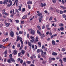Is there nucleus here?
Masks as SVG:
<instances>
[{
  "mask_svg": "<svg viewBox=\"0 0 66 66\" xmlns=\"http://www.w3.org/2000/svg\"><path fill=\"white\" fill-rule=\"evenodd\" d=\"M30 30V33L32 35H34V33H35V31H34V30H33L32 28H31Z\"/></svg>",
  "mask_w": 66,
  "mask_h": 66,
  "instance_id": "obj_1",
  "label": "nucleus"
},
{
  "mask_svg": "<svg viewBox=\"0 0 66 66\" xmlns=\"http://www.w3.org/2000/svg\"><path fill=\"white\" fill-rule=\"evenodd\" d=\"M30 38L31 39H32L31 40H30V41H31V42L32 43H33V41H34L35 38H34V37H32V36H31L30 37Z\"/></svg>",
  "mask_w": 66,
  "mask_h": 66,
  "instance_id": "obj_2",
  "label": "nucleus"
},
{
  "mask_svg": "<svg viewBox=\"0 0 66 66\" xmlns=\"http://www.w3.org/2000/svg\"><path fill=\"white\" fill-rule=\"evenodd\" d=\"M10 36L11 37H14V33L13 31H11L10 32Z\"/></svg>",
  "mask_w": 66,
  "mask_h": 66,
  "instance_id": "obj_3",
  "label": "nucleus"
},
{
  "mask_svg": "<svg viewBox=\"0 0 66 66\" xmlns=\"http://www.w3.org/2000/svg\"><path fill=\"white\" fill-rule=\"evenodd\" d=\"M37 15L38 16H39L40 18H43V15L42 13H40L39 14H37Z\"/></svg>",
  "mask_w": 66,
  "mask_h": 66,
  "instance_id": "obj_4",
  "label": "nucleus"
},
{
  "mask_svg": "<svg viewBox=\"0 0 66 66\" xmlns=\"http://www.w3.org/2000/svg\"><path fill=\"white\" fill-rule=\"evenodd\" d=\"M14 11H15V10H14V9L13 10V11L12 10L10 11V14H12V13H13V15H15V14H16V13H14Z\"/></svg>",
  "mask_w": 66,
  "mask_h": 66,
  "instance_id": "obj_5",
  "label": "nucleus"
},
{
  "mask_svg": "<svg viewBox=\"0 0 66 66\" xmlns=\"http://www.w3.org/2000/svg\"><path fill=\"white\" fill-rule=\"evenodd\" d=\"M46 4H43V3H41L40 4V6H41V7L45 6H46Z\"/></svg>",
  "mask_w": 66,
  "mask_h": 66,
  "instance_id": "obj_6",
  "label": "nucleus"
},
{
  "mask_svg": "<svg viewBox=\"0 0 66 66\" xmlns=\"http://www.w3.org/2000/svg\"><path fill=\"white\" fill-rule=\"evenodd\" d=\"M9 0H4V2L3 3V4H7V2H8Z\"/></svg>",
  "mask_w": 66,
  "mask_h": 66,
  "instance_id": "obj_7",
  "label": "nucleus"
},
{
  "mask_svg": "<svg viewBox=\"0 0 66 66\" xmlns=\"http://www.w3.org/2000/svg\"><path fill=\"white\" fill-rule=\"evenodd\" d=\"M37 44L38 45V46H39V47L40 48L41 47V43L39 42H38L37 43Z\"/></svg>",
  "mask_w": 66,
  "mask_h": 66,
  "instance_id": "obj_8",
  "label": "nucleus"
},
{
  "mask_svg": "<svg viewBox=\"0 0 66 66\" xmlns=\"http://www.w3.org/2000/svg\"><path fill=\"white\" fill-rule=\"evenodd\" d=\"M21 39L22 38H21V37H20L19 36H18L17 37V39L16 40V41H17V42H18L19 40Z\"/></svg>",
  "mask_w": 66,
  "mask_h": 66,
  "instance_id": "obj_9",
  "label": "nucleus"
},
{
  "mask_svg": "<svg viewBox=\"0 0 66 66\" xmlns=\"http://www.w3.org/2000/svg\"><path fill=\"white\" fill-rule=\"evenodd\" d=\"M18 2V0H17L16 1H15V2L14 3V4L12 5H15V3H16V6H18L17 5V2Z\"/></svg>",
  "mask_w": 66,
  "mask_h": 66,
  "instance_id": "obj_10",
  "label": "nucleus"
},
{
  "mask_svg": "<svg viewBox=\"0 0 66 66\" xmlns=\"http://www.w3.org/2000/svg\"><path fill=\"white\" fill-rule=\"evenodd\" d=\"M28 45L30 48L31 47V48L32 47V44L31 43H30V42H28Z\"/></svg>",
  "mask_w": 66,
  "mask_h": 66,
  "instance_id": "obj_11",
  "label": "nucleus"
},
{
  "mask_svg": "<svg viewBox=\"0 0 66 66\" xmlns=\"http://www.w3.org/2000/svg\"><path fill=\"white\" fill-rule=\"evenodd\" d=\"M13 53L14 54H16L17 53V51L16 50H14L13 52Z\"/></svg>",
  "mask_w": 66,
  "mask_h": 66,
  "instance_id": "obj_12",
  "label": "nucleus"
},
{
  "mask_svg": "<svg viewBox=\"0 0 66 66\" xmlns=\"http://www.w3.org/2000/svg\"><path fill=\"white\" fill-rule=\"evenodd\" d=\"M10 23H7L5 24V26L6 27H9V26H10Z\"/></svg>",
  "mask_w": 66,
  "mask_h": 66,
  "instance_id": "obj_13",
  "label": "nucleus"
},
{
  "mask_svg": "<svg viewBox=\"0 0 66 66\" xmlns=\"http://www.w3.org/2000/svg\"><path fill=\"white\" fill-rule=\"evenodd\" d=\"M52 43L53 45H54L55 44V42L54 40H52Z\"/></svg>",
  "mask_w": 66,
  "mask_h": 66,
  "instance_id": "obj_14",
  "label": "nucleus"
},
{
  "mask_svg": "<svg viewBox=\"0 0 66 66\" xmlns=\"http://www.w3.org/2000/svg\"><path fill=\"white\" fill-rule=\"evenodd\" d=\"M27 4H31L32 3V1H29L27 3Z\"/></svg>",
  "mask_w": 66,
  "mask_h": 66,
  "instance_id": "obj_15",
  "label": "nucleus"
},
{
  "mask_svg": "<svg viewBox=\"0 0 66 66\" xmlns=\"http://www.w3.org/2000/svg\"><path fill=\"white\" fill-rule=\"evenodd\" d=\"M11 61L12 62H13L14 63V62H15V60H14V59L13 58H11Z\"/></svg>",
  "mask_w": 66,
  "mask_h": 66,
  "instance_id": "obj_16",
  "label": "nucleus"
},
{
  "mask_svg": "<svg viewBox=\"0 0 66 66\" xmlns=\"http://www.w3.org/2000/svg\"><path fill=\"white\" fill-rule=\"evenodd\" d=\"M52 54L54 56H56L57 55V53L55 52H53V53H52Z\"/></svg>",
  "mask_w": 66,
  "mask_h": 66,
  "instance_id": "obj_17",
  "label": "nucleus"
},
{
  "mask_svg": "<svg viewBox=\"0 0 66 66\" xmlns=\"http://www.w3.org/2000/svg\"><path fill=\"white\" fill-rule=\"evenodd\" d=\"M27 15H25L23 16V17L22 18V19H25V18H27Z\"/></svg>",
  "mask_w": 66,
  "mask_h": 66,
  "instance_id": "obj_18",
  "label": "nucleus"
},
{
  "mask_svg": "<svg viewBox=\"0 0 66 66\" xmlns=\"http://www.w3.org/2000/svg\"><path fill=\"white\" fill-rule=\"evenodd\" d=\"M37 33L38 34H39L40 36H42V34L39 31H37Z\"/></svg>",
  "mask_w": 66,
  "mask_h": 66,
  "instance_id": "obj_19",
  "label": "nucleus"
},
{
  "mask_svg": "<svg viewBox=\"0 0 66 66\" xmlns=\"http://www.w3.org/2000/svg\"><path fill=\"white\" fill-rule=\"evenodd\" d=\"M21 53L22 54H24L25 53V51H24L22 50L21 51Z\"/></svg>",
  "mask_w": 66,
  "mask_h": 66,
  "instance_id": "obj_20",
  "label": "nucleus"
},
{
  "mask_svg": "<svg viewBox=\"0 0 66 66\" xmlns=\"http://www.w3.org/2000/svg\"><path fill=\"white\" fill-rule=\"evenodd\" d=\"M60 6V7L62 8V9H66V7L63 6Z\"/></svg>",
  "mask_w": 66,
  "mask_h": 66,
  "instance_id": "obj_21",
  "label": "nucleus"
},
{
  "mask_svg": "<svg viewBox=\"0 0 66 66\" xmlns=\"http://www.w3.org/2000/svg\"><path fill=\"white\" fill-rule=\"evenodd\" d=\"M7 62L9 63L10 64L11 63V59H8L7 60Z\"/></svg>",
  "mask_w": 66,
  "mask_h": 66,
  "instance_id": "obj_22",
  "label": "nucleus"
},
{
  "mask_svg": "<svg viewBox=\"0 0 66 66\" xmlns=\"http://www.w3.org/2000/svg\"><path fill=\"white\" fill-rule=\"evenodd\" d=\"M38 37H36V41L37 42H38Z\"/></svg>",
  "mask_w": 66,
  "mask_h": 66,
  "instance_id": "obj_23",
  "label": "nucleus"
},
{
  "mask_svg": "<svg viewBox=\"0 0 66 66\" xmlns=\"http://www.w3.org/2000/svg\"><path fill=\"white\" fill-rule=\"evenodd\" d=\"M22 47V45H21V46L20 47V48L19 49V50L20 51L21 50V49H22V47Z\"/></svg>",
  "mask_w": 66,
  "mask_h": 66,
  "instance_id": "obj_24",
  "label": "nucleus"
},
{
  "mask_svg": "<svg viewBox=\"0 0 66 66\" xmlns=\"http://www.w3.org/2000/svg\"><path fill=\"white\" fill-rule=\"evenodd\" d=\"M39 22H41L42 20V18H40L39 19Z\"/></svg>",
  "mask_w": 66,
  "mask_h": 66,
  "instance_id": "obj_25",
  "label": "nucleus"
},
{
  "mask_svg": "<svg viewBox=\"0 0 66 66\" xmlns=\"http://www.w3.org/2000/svg\"><path fill=\"white\" fill-rule=\"evenodd\" d=\"M64 26V24L63 23L60 24L59 25V26L60 27H62V26Z\"/></svg>",
  "mask_w": 66,
  "mask_h": 66,
  "instance_id": "obj_26",
  "label": "nucleus"
},
{
  "mask_svg": "<svg viewBox=\"0 0 66 66\" xmlns=\"http://www.w3.org/2000/svg\"><path fill=\"white\" fill-rule=\"evenodd\" d=\"M54 60V61L55 60V59L54 58H51V60H50V61L51 62V60Z\"/></svg>",
  "mask_w": 66,
  "mask_h": 66,
  "instance_id": "obj_27",
  "label": "nucleus"
},
{
  "mask_svg": "<svg viewBox=\"0 0 66 66\" xmlns=\"http://www.w3.org/2000/svg\"><path fill=\"white\" fill-rule=\"evenodd\" d=\"M60 29L61 31H63L64 30V28H63V27H61L60 28Z\"/></svg>",
  "mask_w": 66,
  "mask_h": 66,
  "instance_id": "obj_28",
  "label": "nucleus"
},
{
  "mask_svg": "<svg viewBox=\"0 0 66 66\" xmlns=\"http://www.w3.org/2000/svg\"><path fill=\"white\" fill-rule=\"evenodd\" d=\"M7 50H6L4 52V54L5 55H6L7 54Z\"/></svg>",
  "mask_w": 66,
  "mask_h": 66,
  "instance_id": "obj_29",
  "label": "nucleus"
},
{
  "mask_svg": "<svg viewBox=\"0 0 66 66\" xmlns=\"http://www.w3.org/2000/svg\"><path fill=\"white\" fill-rule=\"evenodd\" d=\"M63 60L64 62H66V58H63Z\"/></svg>",
  "mask_w": 66,
  "mask_h": 66,
  "instance_id": "obj_30",
  "label": "nucleus"
},
{
  "mask_svg": "<svg viewBox=\"0 0 66 66\" xmlns=\"http://www.w3.org/2000/svg\"><path fill=\"white\" fill-rule=\"evenodd\" d=\"M15 21L16 23H19V20H15Z\"/></svg>",
  "mask_w": 66,
  "mask_h": 66,
  "instance_id": "obj_31",
  "label": "nucleus"
},
{
  "mask_svg": "<svg viewBox=\"0 0 66 66\" xmlns=\"http://www.w3.org/2000/svg\"><path fill=\"white\" fill-rule=\"evenodd\" d=\"M19 33L20 34H22L23 33V31H19Z\"/></svg>",
  "mask_w": 66,
  "mask_h": 66,
  "instance_id": "obj_32",
  "label": "nucleus"
},
{
  "mask_svg": "<svg viewBox=\"0 0 66 66\" xmlns=\"http://www.w3.org/2000/svg\"><path fill=\"white\" fill-rule=\"evenodd\" d=\"M37 53H39L40 52V50L39 49H38L37 51Z\"/></svg>",
  "mask_w": 66,
  "mask_h": 66,
  "instance_id": "obj_33",
  "label": "nucleus"
},
{
  "mask_svg": "<svg viewBox=\"0 0 66 66\" xmlns=\"http://www.w3.org/2000/svg\"><path fill=\"white\" fill-rule=\"evenodd\" d=\"M19 9H18V10L19 11H20L21 10V7L20 6H19Z\"/></svg>",
  "mask_w": 66,
  "mask_h": 66,
  "instance_id": "obj_34",
  "label": "nucleus"
},
{
  "mask_svg": "<svg viewBox=\"0 0 66 66\" xmlns=\"http://www.w3.org/2000/svg\"><path fill=\"white\" fill-rule=\"evenodd\" d=\"M8 20L9 21H10V22H12V20L11 19H9Z\"/></svg>",
  "mask_w": 66,
  "mask_h": 66,
  "instance_id": "obj_35",
  "label": "nucleus"
},
{
  "mask_svg": "<svg viewBox=\"0 0 66 66\" xmlns=\"http://www.w3.org/2000/svg\"><path fill=\"white\" fill-rule=\"evenodd\" d=\"M38 28V29L39 30H41V29H40V26H37Z\"/></svg>",
  "mask_w": 66,
  "mask_h": 66,
  "instance_id": "obj_36",
  "label": "nucleus"
},
{
  "mask_svg": "<svg viewBox=\"0 0 66 66\" xmlns=\"http://www.w3.org/2000/svg\"><path fill=\"white\" fill-rule=\"evenodd\" d=\"M20 61V58H18L17 60V62H19Z\"/></svg>",
  "mask_w": 66,
  "mask_h": 66,
  "instance_id": "obj_37",
  "label": "nucleus"
},
{
  "mask_svg": "<svg viewBox=\"0 0 66 66\" xmlns=\"http://www.w3.org/2000/svg\"><path fill=\"white\" fill-rule=\"evenodd\" d=\"M62 51L64 52L65 51V49L64 48H62Z\"/></svg>",
  "mask_w": 66,
  "mask_h": 66,
  "instance_id": "obj_38",
  "label": "nucleus"
},
{
  "mask_svg": "<svg viewBox=\"0 0 66 66\" xmlns=\"http://www.w3.org/2000/svg\"><path fill=\"white\" fill-rule=\"evenodd\" d=\"M32 56L34 57V58H36V56H35V54H33L32 55Z\"/></svg>",
  "mask_w": 66,
  "mask_h": 66,
  "instance_id": "obj_39",
  "label": "nucleus"
},
{
  "mask_svg": "<svg viewBox=\"0 0 66 66\" xmlns=\"http://www.w3.org/2000/svg\"><path fill=\"white\" fill-rule=\"evenodd\" d=\"M59 61L61 63V64H63V61H62V60L60 59L59 60Z\"/></svg>",
  "mask_w": 66,
  "mask_h": 66,
  "instance_id": "obj_40",
  "label": "nucleus"
},
{
  "mask_svg": "<svg viewBox=\"0 0 66 66\" xmlns=\"http://www.w3.org/2000/svg\"><path fill=\"white\" fill-rule=\"evenodd\" d=\"M63 17L64 18H66V15L65 14H63L62 15Z\"/></svg>",
  "mask_w": 66,
  "mask_h": 66,
  "instance_id": "obj_41",
  "label": "nucleus"
},
{
  "mask_svg": "<svg viewBox=\"0 0 66 66\" xmlns=\"http://www.w3.org/2000/svg\"><path fill=\"white\" fill-rule=\"evenodd\" d=\"M28 7L29 9H31V6L29 5H28Z\"/></svg>",
  "mask_w": 66,
  "mask_h": 66,
  "instance_id": "obj_42",
  "label": "nucleus"
},
{
  "mask_svg": "<svg viewBox=\"0 0 66 66\" xmlns=\"http://www.w3.org/2000/svg\"><path fill=\"white\" fill-rule=\"evenodd\" d=\"M17 47L18 48H19L20 47V44H19L18 45H17Z\"/></svg>",
  "mask_w": 66,
  "mask_h": 66,
  "instance_id": "obj_43",
  "label": "nucleus"
},
{
  "mask_svg": "<svg viewBox=\"0 0 66 66\" xmlns=\"http://www.w3.org/2000/svg\"><path fill=\"white\" fill-rule=\"evenodd\" d=\"M23 66H24V65H25H25H26V62H24L23 63Z\"/></svg>",
  "mask_w": 66,
  "mask_h": 66,
  "instance_id": "obj_44",
  "label": "nucleus"
},
{
  "mask_svg": "<svg viewBox=\"0 0 66 66\" xmlns=\"http://www.w3.org/2000/svg\"><path fill=\"white\" fill-rule=\"evenodd\" d=\"M44 51H47V48H46V47L44 48Z\"/></svg>",
  "mask_w": 66,
  "mask_h": 66,
  "instance_id": "obj_45",
  "label": "nucleus"
},
{
  "mask_svg": "<svg viewBox=\"0 0 66 66\" xmlns=\"http://www.w3.org/2000/svg\"><path fill=\"white\" fill-rule=\"evenodd\" d=\"M11 5H12V1L11 0H10L9 1Z\"/></svg>",
  "mask_w": 66,
  "mask_h": 66,
  "instance_id": "obj_46",
  "label": "nucleus"
},
{
  "mask_svg": "<svg viewBox=\"0 0 66 66\" xmlns=\"http://www.w3.org/2000/svg\"><path fill=\"white\" fill-rule=\"evenodd\" d=\"M31 62V61H27L26 62L27 63V64H30Z\"/></svg>",
  "mask_w": 66,
  "mask_h": 66,
  "instance_id": "obj_47",
  "label": "nucleus"
},
{
  "mask_svg": "<svg viewBox=\"0 0 66 66\" xmlns=\"http://www.w3.org/2000/svg\"><path fill=\"white\" fill-rule=\"evenodd\" d=\"M22 12H24L25 11V9L23 8V9H22Z\"/></svg>",
  "mask_w": 66,
  "mask_h": 66,
  "instance_id": "obj_48",
  "label": "nucleus"
},
{
  "mask_svg": "<svg viewBox=\"0 0 66 66\" xmlns=\"http://www.w3.org/2000/svg\"><path fill=\"white\" fill-rule=\"evenodd\" d=\"M52 17L51 16L50 17V18L49 19V20L50 21L51 20H52Z\"/></svg>",
  "mask_w": 66,
  "mask_h": 66,
  "instance_id": "obj_49",
  "label": "nucleus"
},
{
  "mask_svg": "<svg viewBox=\"0 0 66 66\" xmlns=\"http://www.w3.org/2000/svg\"><path fill=\"white\" fill-rule=\"evenodd\" d=\"M22 62H23V60H20V63L21 64H22Z\"/></svg>",
  "mask_w": 66,
  "mask_h": 66,
  "instance_id": "obj_50",
  "label": "nucleus"
},
{
  "mask_svg": "<svg viewBox=\"0 0 66 66\" xmlns=\"http://www.w3.org/2000/svg\"><path fill=\"white\" fill-rule=\"evenodd\" d=\"M34 16H33L32 18H31L30 19V20H32L33 19H34Z\"/></svg>",
  "mask_w": 66,
  "mask_h": 66,
  "instance_id": "obj_51",
  "label": "nucleus"
},
{
  "mask_svg": "<svg viewBox=\"0 0 66 66\" xmlns=\"http://www.w3.org/2000/svg\"><path fill=\"white\" fill-rule=\"evenodd\" d=\"M49 34L50 35V36H52V33H51V32H50L49 33Z\"/></svg>",
  "mask_w": 66,
  "mask_h": 66,
  "instance_id": "obj_52",
  "label": "nucleus"
},
{
  "mask_svg": "<svg viewBox=\"0 0 66 66\" xmlns=\"http://www.w3.org/2000/svg\"><path fill=\"white\" fill-rule=\"evenodd\" d=\"M15 11L17 12V13H19V11L17 9H15Z\"/></svg>",
  "mask_w": 66,
  "mask_h": 66,
  "instance_id": "obj_53",
  "label": "nucleus"
},
{
  "mask_svg": "<svg viewBox=\"0 0 66 66\" xmlns=\"http://www.w3.org/2000/svg\"><path fill=\"white\" fill-rule=\"evenodd\" d=\"M45 47V46L44 45H42V49H44Z\"/></svg>",
  "mask_w": 66,
  "mask_h": 66,
  "instance_id": "obj_54",
  "label": "nucleus"
},
{
  "mask_svg": "<svg viewBox=\"0 0 66 66\" xmlns=\"http://www.w3.org/2000/svg\"><path fill=\"white\" fill-rule=\"evenodd\" d=\"M45 26L43 25L42 27V29H45Z\"/></svg>",
  "mask_w": 66,
  "mask_h": 66,
  "instance_id": "obj_55",
  "label": "nucleus"
},
{
  "mask_svg": "<svg viewBox=\"0 0 66 66\" xmlns=\"http://www.w3.org/2000/svg\"><path fill=\"white\" fill-rule=\"evenodd\" d=\"M52 1L53 3H55L56 2V1L55 0H52Z\"/></svg>",
  "mask_w": 66,
  "mask_h": 66,
  "instance_id": "obj_56",
  "label": "nucleus"
},
{
  "mask_svg": "<svg viewBox=\"0 0 66 66\" xmlns=\"http://www.w3.org/2000/svg\"><path fill=\"white\" fill-rule=\"evenodd\" d=\"M21 54V53H18V56H20V55Z\"/></svg>",
  "mask_w": 66,
  "mask_h": 66,
  "instance_id": "obj_57",
  "label": "nucleus"
},
{
  "mask_svg": "<svg viewBox=\"0 0 66 66\" xmlns=\"http://www.w3.org/2000/svg\"><path fill=\"white\" fill-rule=\"evenodd\" d=\"M38 58H40V57H41V56H40V54L38 55Z\"/></svg>",
  "mask_w": 66,
  "mask_h": 66,
  "instance_id": "obj_58",
  "label": "nucleus"
},
{
  "mask_svg": "<svg viewBox=\"0 0 66 66\" xmlns=\"http://www.w3.org/2000/svg\"><path fill=\"white\" fill-rule=\"evenodd\" d=\"M15 45L12 46V48L13 49H15Z\"/></svg>",
  "mask_w": 66,
  "mask_h": 66,
  "instance_id": "obj_59",
  "label": "nucleus"
},
{
  "mask_svg": "<svg viewBox=\"0 0 66 66\" xmlns=\"http://www.w3.org/2000/svg\"><path fill=\"white\" fill-rule=\"evenodd\" d=\"M56 12H57V13H59L60 12V11H59V10H56Z\"/></svg>",
  "mask_w": 66,
  "mask_h": 66,
  "instance_id": "obj_60",
  "label": "nucleus"
},
{
  "mask_svg": "<svg viewBox=\"0 0 66 66\" xmlns=\"http://www.w3.org/2000/svg\"><path fill=\"white\" fill-rule=\"evenodd\" d=\"M16 35H19V33H18V32H16Z\"/></svg>",
  "mask_w": 66,
  "mask_h": 66,
  "instance_id": "obj_61",
  "label": "nucleus"
},
{
  "mask_svg": "<svg viewBox=\"0 0 66 66\" xmlns=\"http://www.w3.org/2000/svg\"><path fill=\"white\" fill-rule=\"evenodd\" d=\"M12 5H11V4H8V5H7V7H10V6Z\"/></svg>",
  "mask_w": 66,
  "mask_h": 66,
  "instance_id": "obj_62",
  "label": "nucleus"
},
{
  "mask_svg": "<svg viewBox=\"0 0 66 66\" xmlns=\"http://www.w3.org/2000/svg\"><path fill=\"white\" fill-rule=\"evenodd\" d=\"M60 14H62L63 13V11H60Z\"/></svg>",
  "mask_w": 66,
  "mask_h": 66,
  "instance_id": "obj_63",
  "label": "nucleus"
},
{
  "mask_svg": "<svg viewBox=\"0 0 66 66\" xmlns=\"http://www.w3.org/2000/svg\"><path fill=\"white\" fill-rule=\"evenodd\" d=\"M2 47H3V45L0 44V48H2Z\"/></svg>",
  "mask_w": 66,
  "mask_h": 66,
  "instance_id": "obj_64",
  "label": "nucleus"
}]
</instances>
